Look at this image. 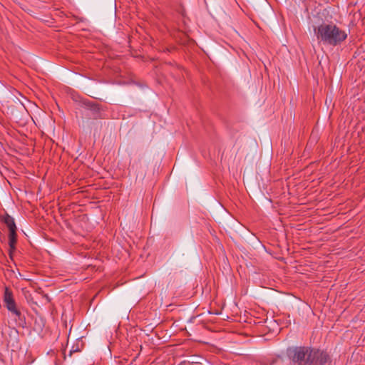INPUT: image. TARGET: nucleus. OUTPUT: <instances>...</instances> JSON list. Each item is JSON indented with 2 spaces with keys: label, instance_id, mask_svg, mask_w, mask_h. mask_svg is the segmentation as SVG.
Listing matches in <instances>:
<instances>
[{
  "label": "nucleus",
  "instance_id": "3",
  "mask_svg": "<svg viewBox=\"0 0 365 365\" xmlns=\"http://www.w3.org/2000/svg\"><path fill=\"white\" fill-rule=\"evenodd\" d=\"M3 300L7 309L19 319H20L21 313L17 309L16 302L13 297L12 292L8 287H5Z\"/></svg>",
  "mask_w": 365,
  "mask_h": 365
},
{
  "label": "nucleus",
  "instance_id": "7",
  "mask_svg": "<svg viewBox=\"0 0 365 365\" xmlns=\"http://www.w3.org/2000/svg\"><path fill=\"white\" fill-rule=\"evenodd\" d=\"M85 105L91 111H92L93 113V115H96L99 113L100 108H99L98 105H97L94 103H90V102L85 103Z\"/></svg>",
  "mask_w": 365,
  "mask_h": 365
},
{
  "label": "nucleus",
  "instance_id": "2",
  "mask_svg": "<svg viewBox=\"0 0 365 365\" xmlns=\"http://www.w3.org/2000/svg\"><path fill=\"white\" fill-rule=\"evenodd\" d=\"M312 347L294 346L287 349L289 359L297 365H310Z\"/></svg>",
  "mask_w": 365,
  "mask_h": 365
},
{
  "label": "nucleus",
  "instance_id": "5",
  "mask_svg": "<svg viewBox=\"0 0 365 365\" xmlns=\"http://www.w3.org/2000/svg\"><path fill=\"white\" fill-rule=\"evenodd\" d=\"M17 242L16 230L9 231V255L11 257L12 252L16 250V245Z\"/></svg>",
  "mask_w": 365,
  "mask_h": 365
},
{
  "label": "nucleus",
  "instance_id": "4",
  "mask_svg": "<svg viewBox=\"0 0 365 365\" xmlns=\"http://www.w3.org/2000/svg\"><path fill=\"white\" fill-rule=\"evenodd\" d=\"M329 360V356L327 352L312 348L310 365H324Z\"/></svg>",
  "mask_w": 365,
  "mask_h": 365
},
{
  "label": "nucleus",
  "instance_id": "1",
  "mask_svg": "<svg viewBox=\"0 0 365 365\" xmlns=\"http://www.w3.org/2000/svg\"><path fill=\"white\" fill-rule=\"evenodd\" d=\"M314 31L318 41L333 46L341 44L347 37L345 31L332 23H323L314 27Z\"/></svg>",
  "mask_w": 365,
  "mask_h": 365
},
{
  "label": "nucleus",
  "instance_id": "6",
  "mask_svg": "<svg viewBox=\"0 0 365 365\" xmlns=\"http://www.w3.org/2000/svg\"><path fill=\"white\" fill-rule=\"evenodd\" d=\"M1 220L6 225L9 230H17L14 219L8 214L3 216Z\"/></svg>",
  "mask_w": 365,
  "mask_h": 365
}]
</instances>
